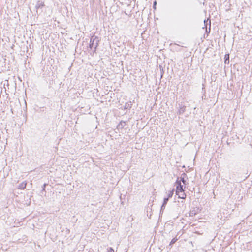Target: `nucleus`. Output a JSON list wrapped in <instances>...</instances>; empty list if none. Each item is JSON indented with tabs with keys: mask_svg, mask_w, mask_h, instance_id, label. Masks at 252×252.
<instances>
[{
	"mask_svg": "<svg viewBox=\"0 0 252 252\" xmlns=\"http://www.w3.org/2000/svg\"><path fill=\"white\" fill-rule=\"evenodd\" d=\"M178 111H177V113L178 115H181L186 111V106L181 103L178 104Z\"/></svg>",
	"mask_w": 252,
	"mask_h": 252,
	"instance_id": "obj_3",
	"label": "nucleus"
},
{
	"mask_svg": "<svg viewBox=\"0 0 252 252\" xmlns=\"http://www.w3.org/2000/svg\"><path fill=\"white\" fill-rule=\"evenodd\" d=\"M114 250L112 249L111 248H110V251H109V252H114Z\"/></svg>",
	"mask_w": 252,
	"mask_h": 252,
	"instance_id": "obj_17",
	"label": "nucleus"
},
{
	"mask_svg": "<svg viewBox=\"0 0 252 252\" xmlns=\"http://www.w3.org/2000/svg\"><path fill=\"white\" fill-rule=\"evenodd\" d=\"M176 183L177 184L176 189V194H178V193H180V192L184 191V189H183V185H181V182L178 181V179L176 181Z\"/></svg>",
	"mask_w": 252,
	"mask_h": 252,
	"instance_id": "obj_2",
	"label": "nucleus"
},
{
	"mask_svg": "<svg viewBox=\"0 0 252 252\" xmlns=\"http://www.w3.org/2000/svg\"><path fill=\"white\" fill-rule=\"evenodd\" d=\"M125 125H126L125 122L123 121H121L120 122V124H119L118 126L121 127V128H123L125 126Z\"/></svg>",
	"mask_w": 252,
	"mask_h": 252,
	"instance_id": "obj_8",
	"label": "nucleus"
},
{
	"mask_svg": "<svg viewBox=\"0 0 252 252\" xmlns=\"http://www.w3.org/2000/svg\"><path fill=\"white\" fill-rule=\"evenodd\" d=\"M99 39L97 36H93L91 38L89 44V48L90 49H94V52H95L96 50V48L99 45Z\"/></svg>",
	"mask_w": 252,
	"mask_h": 252,
	"instance_id": "obj_1",
	"label": "nucleus"
},
{
	"mask_svg": "<svg viewBox=\"0 0 252 252\" xmlns=\"http://www.w3.org/2000/svg\"><path fill=\"white\" fill-rule=\"evenodd\" d=\"M207 21H208V20H206H206H204V23L205 24L206 23H207Z\"/></svg>",
	"mask_w": 252,
	"mask_h": 252,
	"instance_id": "obj_19",
	"label": "nucleus"
},
{
	"mask_svg": "<svg viewBox=\"0 0 252 252\" xmlns=\"http://www.w3.org/2000/svg\"><path fill=\"white\" fill-rule=\"evenodd\" d=\"M46 186V183H45V184H44V188L45 187V186Z\"/></svg>",
	"mask_w": 252,
	"mask_h": 252,
	"instance_id": "obj_20",
	"label": "nucleus"
},
{
	"mask_svg": "<svg viewBox=\"0 0 252 252\" xmlns=\"http://www.w3.org/2000/svg\"><path fill=\"white\" fill-rule=\"evenodd\" d=\"M132 106L131 102L129 101L127 103H126L124 106V109H129L131 108Z\"/></svg>",
	"mask_w": 252,
	"mask_h": 252,
	"instance_id": "obj_6",
	"label": "nucleus"
},
{
	"mask_svg": "<svg viewBox=\"0 0 252 252\" xmlns=\"http://www.w3.org/2000/svg\"><path fill=\"white\" fill-rule=\"evenodd\" d=\"M27 185V183L26 182H23L20 183L18 186V189H24L26 188Z\"/></svg>",
	"mask_w": 252,
	"mask_h": 252,
	"instance_id": "obj_5",
	"label": "nucleus"
},
{
	"mask_svg": "<svg viewBox=\"0 0 252 252\" xmlns=\"http://www.w3.org/2000/svg\"><path fill=\"white\" fill-rule=\"evenodd\" d=\"M182 175H183V176H186V174L184 173Z\"/></svg>",
	"mask_w": 252,
	"mask_h": 252,
	"instance_id": "obj_21",
	"label": "nucleus"
},
{
	"mask_svg": "<svg viewBox=\"0 0 252 252\" xmlns=\"http://www.w3.org/2000/svg\"><path fill=\"white\" fill-rule=\"evenodd\" d=\"M178 196V197L181 199H185L186 198V194L184 192V191H182V192H180V193H178L176 194Z\"/></svg>",
	"mask_w": 252,
	"mask_h": 252,
	"instance_id": "obj_4",
	"label": "nucleus"
},
{
	"mask_svg": "<svg viewBox=\"0 0 252 252\" xmlns=\"http://www.w3.org/2000/svg\"><path fill=\"white\" fill-rule=\"evenodd\" d=\"M174 191V189H173L172 190L170 191L168 194L167 197L169 199L170 198H171L173 195Z\"/></svg>",
	"mask_w": 252,
	"mask_h": 252,
	"instance_id": "obj_9",
	"label": "nucleus"
},
{
	"mask_svg": "<svg viewBox=\"0 0 252 252\" xmlns=\"http://www.w3.org/2000/svg\"><path fill=\"white\" fill-rule=\"evenodd\" d=\"M169 200V198L167 197H165L163 199V204L166 205L168 201Z\"/></svg>",
	"mask_w": 252,
	"mask_h": 252,
	"instance_id": "obj_13",
	"label": "nucleus"
},
{
	"mask_svg": "<svg viewBox=\"0 0 252 252\" xmlns=\"http://www.w3.org/2000/svg\"><path fill=\"white\" fill-rule=\"evenodd\" d=\"M177 240L178 239L176 238L172 239L170 243L169 246H172L173 244H174L177 241Z\"/></svg>",
	"mask_w": 252,
	"mask_h": 252,
	"instance_id": "obj_11",
	"label": "nucleus"
},
{
	"mask_svg": "<svg viewBox=\"0 0 252 252\" xmlns=\"http://www.w3.org/2000/svg\"><path fill=\"white\" fill-rule=\"evenodd\" d=\"M196 214V213L195 210L194 209V210H191L190 211V213H189L190 216L193 217V216H195Z\"/></svg>",
	"mask_w": 252,
	"mask_h": 252,
	"instance_id": "obj_10",
	"label": "nucleus"
},
{
	"mask_svg": "<svg viewBox=\"0 0 252 252\" xmlns=\"http://www.w3.org/2000/svg\"><path fill=\"white\" fill-rule=\"evenodd\" d=\"M224 63L225 64L229 63V54H225L224 57Z\"/></svg>",
	"mask_w": 252,
	"mask_h": 252,
	"instance_id": "obj_7",
	"label": "nucleus"
},
{
	"mask_svg": "<svg viewBox=\"0 0 252 252\" xmlns=\"http://www.w3.org/2000/svg\"><path fill=\"white\" fill-rule=\"evenodd\" d=\"M38 5H39V7H40L41 6H43V4H42V2H41V3H40V1L38 2Z\"/></svg>",
	"mask_w": 252,
	"mask_h": 252,
	"instance_id": "obj_16",
	"label": "nucleus"
},
{
	"mask_svg": "<svg viewBox=\"0 0 252 252\" xmlns=\"http://www.w3.org/2000/svg\"><path fill=\"white\" fill-rule=\"evenodd\" d=\"M179 181L182 182L184 184H186V181L185 180L184 177L181 176Z\"/></svg>",
	"mask_w": 252,
	"mask_h": 252,
	"instance_id": "obj_14",
	"label": "nucleus"
},
{
	"mask_svg": "<svg viewBox=\"0 0 252 252\" xmlns=\"http://www.w3.org/2000/svg\"><path fill=\"white\" fill-rule=\"evenodd\" d=\"M156 4H157V2L155 1H154V2L153 3V7L154 9H156Z\"/></svg>",
	"mask_w": 252,
	"mask_h": 252,
	"instance_id": "obj_15",
	"label": "nucleus"
},
{
	"mask_svg": "<svg viewBox=\"0 0 252 252\" xmlns=\"http://www.w3.org/2000/svg\"><path fill=\"white\" fill-rule=\"evenodd\" d=\"M210 24H211V22H210V21H209V24L210 25ZM209 32L210 31V26L209 27Z\"/></svg>",
	"mask_w": 252,
	"mask_h": 252,
	"instance_id": "obj_18",
	"label": "nucleus"
},
{
	"mask_svg": "<svg viewBox=\"0 0 252 252\" xmlns=\"http://www.w3.org/2000/svg\"><path fill=\"white\" fill-rule=\"evenodd\" d=\"M166 205L162 204L161 206L160 214L162 213L163 212V210L165 208Z\"/></svg>",
	"mask_w": 252,
	"mask_h": 252,
	"instance_id": "obj_12",
	"label": "nucleus"
}]
</instances>
